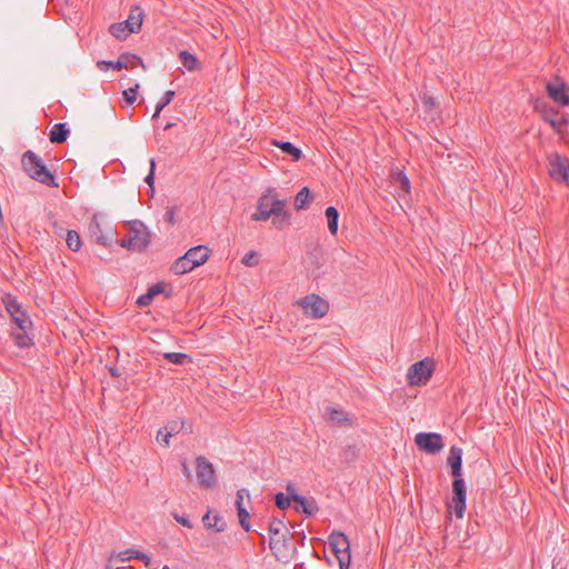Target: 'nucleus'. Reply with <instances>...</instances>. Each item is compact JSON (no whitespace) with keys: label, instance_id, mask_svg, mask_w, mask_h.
I'll list each match as a JSON object with an SVG mask.
<instances>
[{"label":"nucleus","instance_id":"f257e3e1","mask_svg":"<svg viewBox=\"0 0 569 569\" xmlns=\"http://www.w3.org/2000/svg\"><path fill=\"white\" fill-rule=\"evenodd\" d=\"M287 201L279 199L273 189H268L267 192L259 198L257 210L251 216V219L254 221H267L273 216L272 223L281 228L290 218V214L284 210Z\"/></svg>","mask_w":569,"mask_h":569},{"label":"nucleus","instance_id":"f03ea898","mask_svg":"<svg viewBox=\"0 0 569 569\" xmlns=\"http://www.w3.org/2000/svg\"><path fill=\"white\" fill-rule=\"evenodd\" d=\"M21 166L29 178L47 186L57 187L56 178L47 168L43 160L32 150H27L21 157Z\"/></svg>","mask_w":569,"mask_h":569},{"label":"nucleus","instance_id":"7ed1b4c3","mask_svg":"<svg viewBox=\"0 0 569 569\" xmlns=\"http://www.w3.org/2000/svg\"><path fill=\"white\" fill-rule=\"evenodd\" d=\"M149 244V232L146 226L134 220L129 222L128 239H122L120 246L132 251H142Z\"/></svg>","mask_w":569,"mask_h":569},{"label":"nucleus","instance_id":"20e7f679","mask_svg":"<svg viewBox=\"0 0 569 569\" xmlns=\"http://www.w3.org/2000/svg\"><path fill=\"white\" fill-rule=\"evenodd\" d=\"M328 546L339 562L340 569H349L351 562L350 542L341 531H333L328 538Z\"/></svg>","mask_w":569,"mask_h":569},{"label":"nucleus","instance_id":"39448f33","mask_svg":"<svg viewBox=\"0 0 569 569\" xmlns=\"http://www.w3.org/2000/svg\"><path fill=\"white\" fill-rule=\"evenodd\" d=\"M433 372V360L425 358L408 368L407 382L409 386H425Z\"/></svg>","mask_w":569,"mask_h":569},{"label":"nucleus","instance_id":"423d86ee","mask_svg":"<svg viewBox=\"0 0 569 569\" xmlns=\"http://www.w3.org/2000/svg\"><path fill=\"white\" fill-rule=\"evenodd\" d=\"M269 548L277 560L281 562H289L296 551V547L291 541V535H279L277 538L269 539Z\"/></svg>","mask_w":569,"mask_h":569},{"label":"nucleus","instance_id":"0eeeda50","mask_svg":"<svg viewBox=\"0 0 569 569\" xmlns=\"http://www.w3.org/2000/svg\"><path fill=\"white\" fill-rule=\"evenodd\" d=\"M547 162L550 177L559 183L569 184L568 158L555 152L548 156Z\"/></svg>","mask_w":569,"mask_h":569},{"label":"nucleus","instance_id":"6e6552de","mask_svg":"<svg viewBox=\"0 0 569 569\" xmlns=\"http://www.w3.org/2000/svg\"><path fill=\"white\" fill-rule=\"evenodd\" d=\"M298 303L303 312L312 319L325 317L329 310V303L316 293L301 298Z\"/></svg>","mask_w":569,"mask_h":569},{"label":"nucleus","instance_id":"1a4fd4ad","mask_svg":"<svg viewBox=\"0 0 569 569\" xmlns=\"http://www.w3.org/2000/svg\"><path fill=\"white\" fill-rule=\"evenodd\" d=\"M451 502L448 505L452 508L457 518H463L466 511L467 490L466 482L462 478L453 479Z\"/></svg>","mask_w":569,"mask_h":569},{"label":"nucleus","instance_id":"9d476101","mask_svg":"<svg viewBox=\"0 0 569 569\" xmlns=\"http://www.w3.org/2000/svg\"><path fill=\"white\" fill-rule=\"evenodd\" d=\"M196 473L200 487L211 488L216 483L213 465L203 456L196 459Z\"/></svg>","mask_w":569,"mask_h":569},{"label":"nucleus","instance_id":"9b49d317","mask_svg":"<svg viewBox=\"0 0 569 569\" xmlns=\"http://www.w3.org/2000/svg\"><path fill=\"white\" fill-rule=\"evenodd\" d=\"M415 442L420 450L430 455L439 452L445 446L442 437L436 432H419Z\"/></svg>","mask_w":569,"mask_h":569},{"label":"nucleus","instance_id":"f8f14e48","mask_svg":"<svg viewBox=\"0 0 569 569\" xmlns=\"http://www.w3.org/2000/svg\"><path fill=\"white\" fill-rule=\"evenodd\" d=\"M546 91L556 103L562 107L569 106V84L559 77H555L546 84Z\"/></svg>","mask_w":569,"mask_h":569},{"label":"nucleus","instance_id":"ddd939ff","mask_svg":"<svg viewBox=\"0 0 569 569\" xmlns=\"http://www.w3.org/2000/svg\"><path fill=\"white\" fill-rule=\"evenodd\" d=\"M6 310L9 312L11 320L17 325L20 330L30 329L32 322L21 305L12 297L6 301Z\"/></svg>","mask_w":569,"mask_h":569},{"label":"nucleus","instance_id":"4468645a","mask_svg":"<svg viewBox=\"0 0 569 569\" xmlns=\"http://www.w3.org/2000/svg\"><path fill=\"white\" fill-rule=\"evenodd\" d=\"M447 465L451 469L453 479L462 478V449L452 446L447 458Z\"/></svg>","mask_w":569,"mask_h":569},{"label":"nucleus","instance_id":"2eb2a0df","mask_svg":"<svg viewBox=\"0 0 569 569\" xmlns=\"http://www.w3.org/2000/svg\"><path fill=\"white\" fill-rule=\"evenodd\" d=\"M89 233L92 240L103 247H108L112 243V238L102 232L101 224L98 221L97 216H93L89 223Z\"/></svg>","mask_w":569,"mask_h":569},{"label":"nucleus","instance_id":"dca6fc26","mask_svg":"<svg viewBox=\"0 0 569 569\" xmlns=\"http://www.w3.org/2000/svg\"><path fill=\"white\" fill-rule=\"evenodd\" d=\"M186 256L191 260L196 268L203 264L209 258V249L206 246H197L189 249Z\"/></svg>","mask_w":569,"mask_h":569},{"label":"nucleus","instance_id":"f3484780","mask_svg":"<svg viewBox=\"0 0 569 569\" xmlns=\"http://www.w3.org/2000/svg\"><path fill=\"white\" fill-rule=\"evenodd\" d=\"M325 417L335 426H347L350 423L348 413L338 408H328L325 412Z\"/></svg>","mask_w":569,"mask_h":569},{"label":"nucleus","instance_id":"a211bd4d","mask_svg":"<svg viewBox=\"0 0 569 569\" xmlns=\"http://www.w3.org/2000/svg\"><path fill=\"white\" fill-rule=\"evenodd\" d=\"M70 130L67 123H56L49 132V140L52 143H63L69 137Z\"/></svg>","mask_w":569,"mask_h":569},{"label":"nucleus","instance_id":"6ab92c4d","mask_svg":"<svg viewBox=\"0 0 569 569\" xmlns=\"http://www.w3.org/2000/svg\"><path fill=\"white\" fill-rule=\"evenodd\" d=\"M292 501L296 502V510L307 516H312L318 510L315 500L309 501L303 496L292 495Z\"/></svg>","mask_w":569,"mask_h":569},{"label":"nucleus","instance_id":"aec40b11","mask_svg":"<svg viewBox=\"0 0 569 569\" xmlns=\"http://www.w3.org/2000/svg\"><path fill=\"white\" fill-rule=\"evenodd\" d=\"M142 17L143 10L140 7L136 6L130 10L128 19L123 21L126 22L124 26H129V31L138 32L142 24Z\"/></svg>","mask_w":569,"mask_h":569},{"label":"nucleus","instance_id":"412c9836","mask_svg":"<svg viewBox=\"0 0 569 569\" xmlns=\"http://www.w3.org/2000/svg\"><path fill=\"white\" fill-rule=\"evenodd\" d=\"M196 267L192 266L191 260L186 256V253L182 257H179L170 267V270L172 273L180 276L184 274L187 272H190Z\"/></svg>","mask_w":569,"mask_h":569},{"label":"nucleus","instance_id":"4be33fe9","mask_svg":"<svg viewBox=\"0 0 569 569\" xmlns=\"http://www.w3.org/2000/svg\"><path fill=\"white\" fill-rule=\"evenodd\" d=\"M131 59L139 60V58H137L136 56L131 57ZM129 61H130L129 56H120V58L116 62L106 61V60L99 61L98 67L101 70H104V67H106V69L112 68V69L121 70V69H127L129 67Z\"/></svg>","mask_w":569,"mask_h":569},{"label":"nucleus","instance_id":"5701e85b","mask_svg":"<svg viewBox=\"0 0 569 569\" xmlns=\"http://www.w3.org/2000/svg\"><path fill=\"white\" fill-rule=\"evenodd\" d=\"M202 522L206 528L213 529L217 532L223 531L226 527L223 519L219 515H214L211 517L210 512H207L203 516Z\"/></svg>","mask_w":569,"mask_h":569},{"label":"nucleus","instance_id":"b1692460","mask_svg":"<svg viewBox=\"0 0 569 569\" xmlns=\"http://www.w3.org/2000/svg\"><path fill=\"white\" fill-rule=\"evenodd\" d=\"M179 60H180L181 64L190 72L198 70L200 68L198 58L194 54L190 53L189 51H186V50L180 51Z\"/></svg>","mask_w":569,"mask_h":569},{"label":"nucleus","instance_id":"393cba45","mask_svg":"<svg viewBox=\"0 0 569 569\" xmlns=\"http://www.w3.org/2000/svg\"><path fill=\"white\" fill-rule=\"evenodd\" d=\"M311 200L312 196L310 189L308 187H303L299 190L295 198V207L297 210H303L308 208Z\"/></svg>","mask_w":569,"mask_h":569},{"label":"nucleus","instance_id":"a878e982","mask_svg":"<svg viewBox=\"0 0 569 569\" xmlns=\"http://www.w3.org/2000/svg\"><path fill=\"white\" fill-rule=\"evenodd\" d=\"M326 218L328 222V229L331 234H337L338 232V222H339V212L335 207H328L326 209Z\"/></svg>","mask_w":569,"mask_h":569},{"label":"nucleus","instance_id":"bb28decb","mask_svg":"<svg viewBox=\"0 0 569 569\" xmlns=\"http://www.w3.org/2000/svg\"><path fill=\"white\" fill-rule=\"evenodd\" d=\"M268 531H269V536L270 538L271 537H278L279 535H282L284 533V536H289L290 535V531L289 529L286 527L284 522L280 519H272L269 525H268Z\"/></svg>","mask_w":569,"mask_h":569},{"label":"nucleus","instance_id":"cd10ccee","mask_svg":"<svg viewBox=\"0 0 569 569\" xmlns=\"http://www.w3.org/2000/svg\"><path fill=\"white\" fill-rule=\"evenodd\" d=\"M274 144L279 147L283 153L291 156L295 161H298L302 156L301 150L289 141H276Z\"/></svg>","mask_w":569,"mask_h":569},{"label":"nucleus","instance_id":"c85d7f7f","mask_svg":"<svg viewBox=\"0 0 569 569\" xmlns=\"http://www.w3.org/2000/svg\"><path fill=\"white\" fill-rule=\"evenodd\" d=\"M64 239L70 250L78 252L81 249L82 240L80 234L76 230H68L66 232Z\"/></svg>","mask_w":569,"mask_h":569},{"label":"nucleus","instance_id":"c756f323","mask_svg":"<svg viewBox=\"0 0 569 569\" xmlns=\"http://www.w3.org/2000/svg\"><path fill=\"white\" fill-rule=\"evenodd\" d=\"M392 180H393V183L396 186H398V188L402 192H405V193L410 192V181L403 171H397V172L392 173Z\"/></svg>","mask_w":569,"mask_h":569},{"label":"nucleus","instance_id":"7c9ffc66","mask_svg":"<svg viewBox=\"0 0 569 569\" xmlns=\"http://www.w3.org/2000/svg\"><path fill=\"white\" fill-rule=\"evenodd\" d=\"M122 555H130L128 556L127 558H122V560L124 559H130V558H136L138 560H141L144 562V565L151 569H157L159 567L158 563L156 562H152L151 558L148 557L146 553L143 552H140V551H134V550H128L126 552H123Z\"/></svg>","mask_w":569,"mask_h":569},{"label":"nucleus","instance_id":"2f4dec72","mask_svg":"<svg viewBox=\"0 0 569 569\" xmlns=\"http://www.w3.org/2000/svg\"><path fill=\"white\" fill-rule=\"evenodd\" d=\"M126 22L113 23L110 26V33L117 39H126L130 33H134L133 31H129V26H124Z\"/></svg>","mask_w":569,"mask_h":569},{"label":"nucleus","instance_id":"473e14b6","mask_svg":"<svg viewBox=\"0 0 569 569\" xmlns=\"http://www.w3.org/2000/svg\"><path fill=\"white\" fill-rule=\"evenodd\" d=\"M163 358L168 362L173 363V365H179V366H182V365L191 361L190 356H188L187 353H182V352H166L163 355Z\"/></svg>","mask_w":569,"mask_h":569},{"label":"nucleus","instance_id":"72a5a7b5","mask_svg":"<svg viewBox=\"0 0 569 569\" xmlns=\"http://www.w3.org/2000/svg\"><path fill=\"white\" fill-rule=\"evenodd\" d=\"M29 329L20 330V332H13L12 337L14 343L20 348H28L32 342V338L28 335Z\"/></svg>","mask_w":569,"mask_h":569},{"label":"nucleus","instance_id":"f704fd0d","mask_svg":"<svg viewBox=\"0 0 569 569\" xmlns=\"http://www.w3.org/2000/svg\"><path fill=\"white\" fill-rule=\"evenodd\" d=\"M237 511H238V518H239L240 526L242 527L243 530L249 531L250 530V523H249L250 516H249L248 510L244 507H240V502H239Z\"/></svg>","mask_w":569,"mask_h":569},{"label":"nucleus","instance_id":"c9c22d12","mask_svg":"<svg viewBox=\"0 0 569 569\" xmlns=\"http://www.w3.org/2000/svg\"><path fill=\"white\" fill-rule=\"evenodd\" d=\"M184 427L183 420H171L163 428L167 431H170L172 436L179 433Z\"/></svg>","mask_w":569,"mask_h":569},{"label":"nucleus","instance_id":"e433bc0d","mask_svg":"<svg viewBox=\"0 0 569 569\" xmlns=\"http://www.w3.org/2000/svg\"><path fill=\"white\" fill-rule=\"evenodd\" d=\"M292 499H290L288 496H286L283 492H278L276 493L274 496V502H276V506L281 509V510H284L287 509L289 506H290V502H291Z\"/></svg>","mask_w":569,"mask_h":569},{"label":"nucleus","instance_id":"4c0bfd02","mask_svg":"<svg viewBox=\"0 0 569 569\" xmlns=\"http://www.w3.org/2000/svg\"><path fill=\"white\" fill-rule=\"evenodd\" d=\"M171 437L172 435L170 433V431H167L164 430V428H161L158 430L156 439L163 447H169Z\"/></svg>","mask_w":569,"mask_h":569},{"label":"nucleus","instance_id":"58836bf2","mask_svg":"<svg viewBox=\"0 0 569 569\" xmlns=\"http://www.w3.org/2000/svg\"><path fill=\"white\" fill-rule=\"evenodd\" d=\"M174 94L176 92L173 90H168L164 92L161 100L156 104L158 107V112H161L163 108L172 101Z\"/></svg>","mask_w":569,"mask_h":569},{"label":"nucleus","instance_id":"ea45409f","mask_svg":"<svg viewBox=\"0 0 569 569\" xmlns=\"http://www.w3.org/2000/svg\"><path fill=\"white\" fill-rule=\"evenodd\" d=\"M138 89L139 84H136L133 88H129L122 92L123 99L128 104H132L137 100Z\"/></svg>","mask_w":569,"mask_h":569},{"label":"nucleus","instance_id":"a19ab883","mask_svg":"<svg viewBox=\"0 0 569 569\" xmlns=\"http://www.w3.org/2000/svg\"><path fill=\"white\" fill-rule=\"evenodd\" d=\"M242 263L247 267H254L258 264V253L254 250H250L242 258Z\"/></svg>","mask_w":569,"mask_h":569},{"label":"nucleus","instance_id":"79ce46f5","mask_svg":"<svg viewBox=\"0 0 569 569\" xmlns=\"http://www.w3.org/2000/svg\"><path fill=\"white\" fill-rule=\"evenodd\" d=\"M154 170H156L154 159H150V170H149V173L147 174V177L144 178V181L150 186L151 190H153Z\"/></svg>","mask_w":569,"mask_h":569},{"label":"nucleus","instance_id":"37998d69","mask_svg":"<svg viewBox=\"0 0 569 569\" xmlns=\"http://www.w3.org/2000/svg\"><path fill=\"white\" fill-rule=\"evenodd\" d=\"M163 220L169 224H173L176 222V207L168 208L163 214Z\"/></svg>","mask_w":569,"mask_h":569},{"label":"nucleus","instance_id":"c03bdc74","mask_svg":"<svg viewBox=\"0 0 569 569\" xmlns=\"http://www.w3.org/2000/svg\"><path fill=\"white\" fill-rule=\"evenodd\" d=\"M164 291V287L162 283H156V284H152L149 289H148V293L150 295V297L153 299L156 296L162 293Z\"/></svg>","mask_w":569,"mask_h":569},{"label":"nucleus","instance_id":"a18cd8bd","mask_svg":"<svg viewBox=\"0 0 569 569\" xmlns=\"http://www.w3.org/2000/svg\"><path fill=\"white\" fill-rule=\"evenodd\" d=\"M152 298L150 297V295L148 292H146L144 295H141L138 300H137V305L139 307H148L151 302H152Z\"/></svg>","mask_w":569,"mask_h":569},{"label":"nucleus","instance_id":"49530a36","mask_svg":"<svg viewBox=\"0 0 569 569\" xmlns=\"http://www.w3.org/2000/svg\"><path fill=\"white\" fill-rule=\"evenodd\" d=\"M52 228H53V232L58 236V237H61V238H64L66 237V232L68 230H66L61 224H59L57 221H54L52 223Z\"/></svg>","mask_w":569,"mask_h":569},{"label":"nucleus","instance_id":"de8ad7c7","mask_svg":"<svg viewBox=\"0 0 569 569\" xmlns=\"http://www.w3.org/2000/svg\"><path fill=\"white\" fill-rule=\"evenodd\" d=\"M174 519L183 527L192 528L191 521L186 516L174 515Z\"/></svg>","mask_w":569,"mask_h":569},{"label":"nucleus","instance_id":"09e8293b","mask_svg":"<svg viewBox=\"0 0 569 569\" xmlns=\"http://www.w3.org/2000/svg\"><path fill=\"white\" fill-rule=\"evenodd\" d=\"M247 496L249 497V492L247 489H240L238 490L237 492V500H236V506L238 507V503L240 502V507H243V497Z\"/></svg>","mask_w":569,"mask_h":569},{"label":"nucleus","instance_id":"8fccbe9b","mask_svg":"<svg viewBox=\"0 0 569 569\" xmlns=\"http://www.w3.org/2000/svg\"><path fill=\"white\" fill-rule=\"evenodd\" d=\"M247 496L249 497V492L247 489H240L238 490L237 492V500H236V506L238 507V503L240 502V507H243V497Z\"/></svg>","mask_w":569,"mask_h":569},{"label":"nucleus","instance_id":"3c124183","mask_svg":"<svg viewBox=\"0 0 569 569\" xmlns=\"http://www.w3.org/2000/svg\"><path fill=\"white\" fill-rule=\"evenodd\" d=\"M286 490H287V492H288V497H289L290 499H292V495H298V493L296 492V487H295V485H292V483H288V485H287V487H286Z\"/></svg>","mask_w":569,"mask_h":569},{"label":"nucleus","instance_id":"603ef678","mask_svg":"<svg viewBox=\"0 0 569 569\" xmlns=\"http://www.w3.org/2000/svg\"><path fill=\"white\" fill-rule=\"evenodd\" d=\"M183 476H186L188 479H191L192 475L191 471L187 465V462H182V469H181Z\"/></svg>","mask_w":569,"mask_h":569},{"label":"nucleus","instance_id":"864d4df0","mask_svg":"<svg viewBox=\"0 0 569 569\" xmlns=\"http://www.w3.org/2000/svg\"><path fill=\"white\" fill-rule=\"evenodd\" d=\"M423 103H425L426 106H433V104H435L433 98H431V97H427V98H425V99H423Z\"/></svg>","mask_w":569,"mask_h":569},{"label":"nucleus","instance_id":"5fc2aeb1","mask_svg":"<svg viewBox=\"0 0 569 569\" xmlns=\"http://www.w3.org/2000/svg\"><path fill=\"white\" fill-rule=\"evenodd\" d=\"M109 372H110V375H111L112 377H119V376H120V373L118 372V369H117V368H114V367H111V368L109 369Z\"/></svg>","mask_w":569,"mask_h":569},{"label":"nucleus","instance_id":"6e6d98bb","mask_svg":"<svg viewBox=\"0 0 569 569\" xmlns=\"http://www.w3.org/2000/svg\"><path fill=\"white\" fill-rule=\"evenodd\" d=\"M548 122L550 123V126H551L553 129H556V130H558V129H559V123H558L556 120H553V119H549V120H548Z\"/></svg>","mask_w":569,"mask_h":569},{"label":"nucleus","instance_id":"4d7b16f0","mask_svg":"<svg viewBox=\"0 0 569 569\" xmlns=\"http://www.w3.org/2000/svg\"><path fill=\"white\" fill-rule=\"evenodd\" d=\"M159 114H160V112H158V107L156 106V110H154L152 118H157V117H159Z\"/></svg>","mask_w":569,"mask_h":569}]
</instances>
